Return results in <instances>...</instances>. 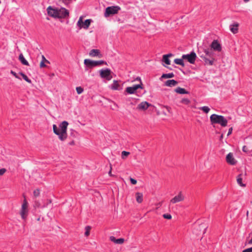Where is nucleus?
Returning a JSON list of instances; mask_svg holds the SVG:
<instances>
[{
	"label": "nucleus",
	"instance_id": "1",
	"mask_svg": "<svg viewBox=\"0 0 252 252\" xmlns=\"http://www.w3.org/2000/svg\"><path fill=\"white\" fill-rule=\"evenodd\" d=\"M68 125V122L64 121L59 125V127L55 124L53 126L54 133L58 135L59 139L62 141H64L67 138V128Z\"/></svg>",
	"mask_w": 252,
	"mask_h": 252
},
{
	"label": "nucleus",
	"instance_id": "2",
	"mask_svg": "<svg viewBox=\"0 0 252 252\" xmlns=\"http://www.w3.org/2000/svg\"><path fill=\"white\" fill-rule=\"evenodd\" d=\"M210 122L213 124H219L221 126L225 127L227 125V120L222 115L216 114H212L210 117Z\"/></svg>",
	"mask_w": 252,
	"mask_h": 252
},
{
	"label": "nucleus",
	"instance_id": "3",
	"mask_svg": "<svg viewBox=\"0 0 252 252\" xmlns=\"http://www.w3.org/2000/svg\"><path fill=\"white\" fill-rule=\"evenodd\" d=\"M120 10L121 7L118 5L108 6L105 9L104 16L106 18L109 17L117 14Z\"/></svg>",
	"mask_w": 252,
	"mask_h": 252
},
{
	"label": "nucleus",
	"instance_id": "4",
	"mask_svg": "<svg viewBox=\"0 0 252 252\" xmlns=\"http://www.w3.org/2000/svg\"><path fill=\"white\" fill-rule=\"evenodd\" d=\"M84 63L86 66L85 70L87 69V68H92L94 67L101 65L102 64H107V63L102 60L95 61H92L90 59H85Z\"/></svg>",
	"mask_w": 252,
	"mask_h": 252
},
{
	"label": "nucleus",
	"instance_id": "5",
	"mask_svg": "<svg viewBox=\"0 0 252 252\" xmlns=\"http://www.w3.org/2000/svg\"><path fill=\"white\" fill-rule=\"evenodd\" d=\"M83 16H80L77 23V26L79 27V29L83 28L87 30L89 28L91 23L93 22V20L91 19H87L84 22L83 21Z\"/></svg>",
	"mask_w": 252,
	"mask_h": 252
},
{
	"label": "nucleus",
	"instance_id": "6",
	"mask_svg": "<svg viewBox=\"0 0 252 252\" xmlns=\"http://www.w3.org/2000/svg\"><path fill=\"white\" fill-rule=\"evenodd\" d=\"M112 71L109 68L101 69L99 70L100 76L102 79H105L107 81H110L112 78L111 75Z\"/></svg>",
	"mask_w": 252,
	"mask_h": 252
},
{
	"label": "nucleus",
	"instance_id": "7",
	"mask_svg": "<svg viewBox=\"0 0 252 252\" xmlns=\"http://www.w3.org/2000/svg\"><path fill=\"white\" fill-rule=\"evenodd\" d=\"M183 59L187 60L190 63L194 64L197 58L196 53L192 51L189 54H184L182 56Z\"/></svg>",
	"mask_w": 252,
	"mask_h": 252
},
{
	"label": "nucleus",
	"instance_id": "8",
	"mask_svg": "<svg viewBox=\"0 0 252 252\" xmlns=\"http://www.w3.org/2000/svg\"><path fill=\"white\" fill-rule=\"evenodd\" d=\"M28 203L26 199H25L22 205L21 210L20 211V215L21 218L23 220H25L27 218L28 214Z\"/></svg>",
	"mask_w": 252,
	"mask_h": 252
},
{
	"label": "nucleus",
	"instance_id": "9",
	"mask_svg": "<svg viewBox=\"0 0 252 252\" xmlns=\"http://www.w3.org/2000/svg\"><path fill=\"white\" fill-rule=\"evenodd\" d=\"M56 18H65L69 15V11L65 8H57Z\"/></svg>",
	"mask_w": 252,
	"mask_h": 252
},
{
	"label": "nucleus",
	"instance_id": "10",
	"mask_svg": "<svg viewBox=\"0 0 252 252\" xmlns=\"http://www.w3.org/2000/svg\"><path fill=\"white\" fill-rule=\"evenodd\" d=\"M184 198V196L183 195L182 192H180L177 195L175 196L172 199H171L170 203L175 204L177 202L183 201Z\"/></svg>",
	"mask_w": 252,
	"mask_h": 252
},
{
	"label": "nucleus",
	"instance_id": "11",
	"mask_svg": "<svg viewBox=\"0 0 252 252\" xmlns=\"http://www.w3.org/2000/svg\"><path fill=\"white\" fill-rule=\"evenodd\" d=\"M211 49L215 51L220 52L221 50V45L217 40H214L211 44Z\"/></svg>",
	"mask_w": 252,
	"mask_h": 252
},
{
	"label": "nucleus",
	"instance_id": "12",
	"mask_svg": "<svg viewBox=\"0 0 252 252\" xmlns=\"http://www.w3.org/2000/svg\"><path fill=\"white\" fill-rule=\"evenodd\" d=\"M226 160L228 164L233 165L236 164L237 162L236 160L234 158L233 154L232 153H229L227 155L226 157Z\"/></svg>",
	"mask_w": 252,
	"mask_h": 252
},
{
	"label": "nucleus",
	"instance_id": "13",
	"mask_svg": "<svg viewBox=\"0 0 252 252\" xmlns=\"http://www.w3.org/2000/svg\"><path fill=\"white\" fill-rule=\"evenodd\" d=\"M151 105V104L148 103V102L143 101L138 105L137 107V109L139 110L144 111L147 110L148 108V107Z\"/></svg>",
	"mask_w": 252,
	"mask_h": 252
},
{
	"label": "nucleus",
	"instance_id": "14",
	"mask_svg": "<svg viewBox=\"0 0 252 252\" xmlns=\"http://www.w3.org/2000/svg\"><path fill=\"white\" fill-rule=\"evenodd\" d=\"M200 57L203 60L205 64L209 65H212L213 64L215 60L213 57L208 59L204 55H200Z\"/></svg>",
	"mask_w": 252,
	"mask_h": 252
},
{
	"label": "nucleus",
	"instance_id": "15",
	"mask_svg": "<svg viewBox=\"0 0 252 252\" xmlns=\"http://www.w3.org/2000/svg\"><path fill=\"white\" fill-rule=\"evenodd\" d=\"M57 8H53L51 6H49L47 8V12L48 14L53 18H56Z\"/></svg>",
	"mask_w": 252,
	"mask_h": 252
},
{
	"label": "nucleus",
	"instance_id": "16",
	"mask_svg": "<svg viewBox=\"0 0 252 252\" xmlns=\"http://www.w3.org/2000/svg\"><path fill=\"white\" fill-rule=\"evenodd\" d=\"M136 91H137V90H136L134 85H133L131 87H127V88H126V89L125 91V92H124V94L125 95H126L127 94H134L136 93Z\"/></svg>",
	"mask_w": 252,
	"mask_h": 252
},
{
	"label": "nucleus",
	"instance_id": "17",
	"mask_svg": "<svg viewBox=\"0 0 252 252\" xmlns=\"http://www.w3.org/2000/svg\"><path fill=\"white\" fill-rule=\"evenodd\" d=\"M239 26V23H238L237 22H234L233 24L230 25V26H229L230 31L233 34H236L238 32Z\"/></svg>",
	"mask_w": 252,
	"mask_h": 252
},
{
	"label": "nucleus",
	"instance_id": "18",
	"mask_svg": "<svg viewBox=\"0 0 252 252\" xmlns=\"http://www.w3.org/2000/svg\"><path fill=\"white\" fill-rule=\"evenodd\" d=\"M178 82L174 79L168 80L167 81L165 82L164 86L172 87L176 86L178 84Z\"/></svg>",
	"mask_w": 252,
	"mask_h": 252
},
{
	"label": "nucleus",
	"instance_id": "19",
	"mask_svg": "<svg viewBox=\"0 0 252 252\" xmlns=\"http://www.w3.org/2000/svg\"><path fill=\"white\" fill-rule=\"evenodd\" d=\"M173 56V54L171 53H169L168 54L164 55L162 57V62L165 63L166 64L169 65L170 64V61L169 59L170 57Z\"/></svg>",
	"mask_w": 252,
	"mask_h": 252
},
{
	"label": "nucleus",
	"instance_id": "20",
	"mask_svg": "<svg viewBox=\"0 0 252 252\" xmlns=\"http://www.w3.org/2000/svg\"><path fill=\"white\" fill-rule=\"evenodd\" d=\"M110 240L115 244H122L125 241L124 238L116 239V238L113 236L110 237Z\"/></svg>",
	"mask_w": 252,
	"mask_h": 252
},
{
	"label": "nucleus",
	"instance_id": "21",
	"mask_svg": "<svg viewBox=\"0 0 252 252\" xmlns=\"http://www.w3.org/2000/svg\"><path fill=\"white\" fill-rule=\"evenodd\" d=\"M175 92L179 94H189V92L186 91L185 89L182 88L180 87H177L175 89Z\"/></svg>",
	"mask_w": 252,
	"mask_h": 252
},
{
	"label": "nucleus",
	"instance_id": "22",
	"mask_svg": "<svg viewBox=\"0 0 252 252\" xmlns=\"http://www.w3.org/2000/svg\"><path fill=\"white\" fill-rule=\"evenodd\" d=\"M196 228H194V230L195 229H199V231L201 232L202 231L203 233H205V230H206L207 227L204 224H201L198 226H196Z\"/></svg>",
	"mask_w": 252,
	"mask_h": 252
},
{
	"label": "nucleus",
	"instance_id": "23",
	"mask_svg": "<svg viewBox=\"0 0 252 252\" xmlns=\"http://www.w3.org/2000/svg\"><path fill=\"white\" fill-rule=\"evenodd\" d=\"M204 53L205 54V56H208L209 58L213 57L214 53L209 48H203Z\"/></svg>",
	"mask_w": 252,
	"mask_h": 252
},
{
	"label": "nucleus",
	"instance_id": "24",
	"mask_svg": "<svg viewBox=\"0 0 252 252\" xmlns=\"http://www.w3.org/2000/svg\"><path fill=\"white\" fill-rule=\"evenodd\" d=\"M89 55L91 57H96L100 55V51L98 49H92L90 52Z\"/></svg>",
	"mask_w": 252,
	"mask_h": 252
},
{
	"label": "nucleus",
	"instance_id": "25",
	"mask_svg": "<svg viewBox=\"0 0 252 252\" xmlns=\"http://www.w3.org/2000/svg\"><path fill=\"white\" fill-rule=\"evenodd\" d=\"M19 60L23 64L25 65H29L28 62L25 59L22 54H20L19 56Z\"/></svg>",
	"mask_w": 252,
	"mask_h": 252
},
{
	"label": "nucleus",
	"instance_id": "26",
	"mask_svg": "<svg viewBox=\"0 0 252 252\" xmlns=\"http://www.w3.org/2000/svg\"><path fill=\"white\" fill-rule=\"evenodd\" d=\"M119 84L117 80H114L113 84L111 85V89L113 90H119Z\"/></svg>",
	"mask_w": 252,
	"mask_h": 252
},
{
	"label": "nucleus",
	"instance_id": "27",
	"mask_svg": "<svg viewBox=\"0 0 252 252\" xmlns=\"http://www.w3.org/2000/svg\"><path fill=\"white\" fill-rule=\"evenodd\" d=\"M136 199L138 203H141L143 201V194L141 192L136 193Z\"/></svg>",
	"mask_w": 252,
	"mask_h": 252
},
{
	"label": "nucleus",
	"instance_id": "28",
	"mask_svg": "<svg viewBox=\"0 0 252 252\" xmlns=\"http://www.w3.org/2000/svg\"><path fill=\"white\" fill-rule=\"evenodd\" d=\"M183 58H182L181 59H175L174 61V62L177 64H178V65H180L182 66H185V63H184V62L183 61Z\"/></svg>",
	"mask_w": 252,
	"mask_h": 252
},
{
	"label": "nucleus",
	"instance_id": "29",
	"mask_svg": "<svg viewBox=\"0 0 252 252\" xmlns=\"http://www.w3.org/2000/svg\"><path fill=\"white\" fill-rule=\"evenodd\" d=\"M242 175L239 174L238 175L237 177V183L241 187H245V184H243L242 183Z\"/></svg>",
	"mask_w": 252,
	"mask_h": 252
},
{
	"label": "nucleus",
	"instance_id": "30",
	"mask_svg": "<svg viewBox=\"0 0 252 252\" xmlns=\"http://www.w3.org/2000/svg\"><path fill=\"white\" fill-rule=\"evenodd\" d=\"M174 77V74L173 73H169L163 74L161 77L162 78H171Z\"/></svg>",
	"mask_w": 252,
	"mask_h": 252
},
{
	"label": "nucleus",
	"instance_id": "31",
	"mask_svg": "<svg viewBox=\"0 0 252 252\" xmlns=\"http://www.w3.org/2000/svg\"><path fill=\"white\" fill-rule=\"evenodd\" d=\"M19 74L22 76L23 78L28 83H31L32 81L29 79L28 76L24 73L20 72Z\"/></svg>",
	"mask_w": 252,
	"mask_h": 252
},
{
	"label": "nucleus",
	"instance_id": "32",
	"mask_svg": "<svg viewBox=\"0 0 252 252\" xmlns=\"http://www.w3.org/2000/svg\"><path fill=\"white\" fill-rule=\"evenodd\" d=\"M199 109L202 110L205 113H208L210 110V109L206 106L201 107L199 108Z\"/></svg>",
	"mask_w": 252,
	"mask_h": 252
},
{
	"label": "nucleus",
	"instance_id": "33",
	"mask_svg": "<svg viewBox=\"0 0 252 252\" xmlns=\"http://www.w3.org/2000/svg\"><path fill=\"white\" fill-rule=\"evenodd\" d=\"M91 229V227L90 226H87L85 227L86 231L85 232V235L86 236H88L90 235V232Z\"/></svg>",
	"mask_w": 252,
	"mask_h": 252
},
{
	"label": "nucleus",
	"instance_id": "34",
	"mask_svg": "<svg viewBox=\"0 0 252 252\" xmlns=\"http://www.w3.org/2000/svg\"><path fill=\"white\" fill-rule=\"evenodd\" d=\"M76 90L78 94H82L84 91L83 88L81 87H77Z\"/></svg>",
	"mask_w": 252,
	"mask_h": 252
},
{
	"label": "nucleus",
	"instance_id": "35",
	"mask_svg": "<svg viewBox=\"0 0 252 252\" xmlns=\"http://www.w3.org/2000/svg\"><path fill=\"white\" fill-rule=\"evenodd\" d=\"M181 102L183 104L188 105L190 102V101L188 98H183L181 100Z\"/></svg>",
	"mask_w": 252,
	"mask_h": 252
},
{
	"label": "nucleus",
	"instance_id": "36",
	"mask_svg": "<svg viewBox=\"0 0 252 252\" xmlns=\"http://www.w3.org/2000/svg\"><path fill=\"white\" fill-rule=\"evenodd\" d=\"M129 154L130 153L128 152H126V151H123L122 152V158H123V159L125 158L126 156H128L129 155Z\"/></svg>",
	"mask_w": 252,
	"mask_h": 252
},
{
	"label": "nucleus",
	"instance_id": "37",
	"mask_svg": "<svg viewBox=\"0 0 252 252\" xmlns=\"http://www.w3.org/2000/svg\"><path fill=\"white\" fill-rule=\"evenodd\" d=\"M70 134L71 136L76 137L77 135V132L75 130L72 129Z\"/></svg>",
	"mask_w": 252,
	"mask_h": 252
},
{
	"label": "nucleus",
	"instance_id": "38",
	"mask_svg": "<svg viewBox=\"0 0 252 252\" xmlns=\"http://www.w3.org/2000/svg\"><path fill=\"white\" fill-rule=\"evenodd\" d=\"M163 217L167 220H170L172 218V216L169 214H164L163 215Z\"/></svg>",
	"mask_w": 252,
	"mask_h": 252
},
{
	"label": "nucleus",
	"instance_id": "39",
	"mask_svg": "<svg viewBox=\"0 0 252 252\" xmlns=\"http://www.w3.org/2000/svg\"><path fill=\"white\" fill-rule=\"evenodd\" d=\"M40 194V190L39 189H36L33 191V195L35 197H37Z\"/></svg>",
	"mask_w": 252,
	"mask_h": 252
},
{
	"label": "nucleus",
	"instance_id": "40",
	"mask_svg": "<svg viewBox=\"0 0 252 252\" xmlns=\"http://www.w3.org/2000/svg\"><path fill=\"white\" fill-rule=\"evenodd\" d=\"M136 90H137L138 89H142L143 88V84L142 83V81L140 82V83L139 84L134 85Z\"/></svg>",
	"mask_w": 252,
	"mask_h": 252
},
{
	"label": "nucleus",
	"instance_id": "41",
	"mask_svg": "<svg viewBox=\"0 0 252 252\" xmlns=\"http://www.w3.org/2000/svg\"><path fill=\"white\" fill-rule=\"evenodd\" d=\"M62 1L65 5H68L69 4L72 0H59Z\"/></svg>",
	"mask_w": 252,
	"mask_h": 252
},
{
	"label": "nucleus",
	"instance_id": "42",
	"mask_svg": "<svg viewBox=\"0 0 252 252\" xmlns=\"http://www.w3.org/2000/svg\"><path fill=\"white\" fill-rule=\"evenodd\" d=\"M10 73L13 75L15 78L21 79V78L18 76L17 73L13 70H11Z\"/></svg>",
	"mask_w": 252,
	"mask_h": 252
},
{
	"label": "nucleus",
	"instance_id": "43",
	"mask_svg": "<svg viewBox=\"0 0 252 252\" xmlns=\"http://www.w3.org/2000/svg\"><path fill=\"white\" fill-rule=\"evenodd\" d=\"M130 181L131 184L132 185H135L137 183V181L135 179H133L132 178H130Z\"/></svg>",
	"mask_w": 252,
	"mask_h": 252
},
{
	"label": "nucleus",
	"instance_id": "44",
	"mask_svg": "<svg viewBox=\"0 0 252 252\" xmlns=\"http://www.w3.org/2000/svg\"><path fill=\"white\" fill-rule=\"evenodd\" d=\"M242 150H243V151L244 152H245V153H248L249 152V150L248 149V147L246 146H245V145L243 147Z\"/></svg>",
	"mask_w": 252,
	"mask_h": 252
},
{
	"label": "nucleus",
	"instance_id": "45",
	"mask_svg": "<svg viewBox=\"0 0 252 252\" xmlns=\"http://www.w3.org/2000/svg\"><path fill=\"white\" fill-rule=\"evenodd\" d=\"M6 170L5 168H1L0 169V175H2L5 172Z\"/></svg>",
	"mask_w": 252,
	"mask_h": 252
},
{
	"label": "nucleus",
	"instance_id": "46",
	"mask_svg": "<svg viewBox=\"0 0 252 252\" xmlns=\"http://www.w3.org/2000/svg\"><path fill=\"white\" fill-rule=\"evenodd\" d=\"M41 62H47L48 63H49V62L46 59V58H45L44 56H43V55L42 56V61H41Z\"/></svg>",
	"mask_w": 252,
	"mask_h": 252
},
{
	"label": "nucleus",
	"instance_id": "47",
	"mask_svg": "<svg viewBox=\"0 0 252 252\" xmlns=\"http://www.w3.org/2000/svg\"><path fill=\"white\" fill-rule=\"evenodd\" d=\"M232 130H233L232 127H231L230 128H229L228 132L227 133V136H229V135H230L232 133Z\"/></svg>",
	"mask_w": 252,
	"mask_h": 252
},
{
	"label": "nucleus",
	"instance_id": "48",
	"mask_svg": "<svg viewBox=\"0 0 252 252\" xmlns=\"http://www.w3.org/2000/svg\"><path fill=\"white\" fill-rule=\"evenodd\" d=\"M46 66V65L44 63V62H41L40 63V67H44Z\"/></svg>",
	"mask_w": 252,
	"mask_h": 252
},
{
	"label": "nucleus",
	"instance_id": "49",
	"mask_svg": "<svg viewBox=\"0 0 252 252\" xmlns=\"http://www.w3.org/2000/svg\"><path fill=\"white\" fill-rule=\"evenodd\" d=\"M243 252H252V250H251L250 248L244 250Z\"/></svg>",
	"mask_w": 252,
	"mask_h": 252
},
{
	"label": "nucleus",
	"instance_id": "50",
	"mask_svg": "<svg viewBox=\"0 0 252 252\" xmlns=\"http://www.w3.org/2000/svg\"><path fill=\"white\" fill-rule=\"evenodd\" d=\"M75 144V142L73 140L68 143L69 145H74Z\"/></svg>",
	"mask_w": 252,
	"mask_h": 252
},
{
	"label": "nucleus",
	"instance_id": "51",
	"mask_svg": "<svg viewBox=\"0 0 252 252\" xmlns=\"http://www.w3.org/2000/svg\"><path fill=\"white\" fill-rule=\"evenodd\" d=\"M202 49V48H200L198 49V54L200 56V55H204L201 51L200 50Z\"/></svg>",
	"mask_w": 252,
	"mask_h": 252
},
{
	"label": "nucleus",
	"instance_id": "52",
	"mask_svg": "<svg viewBox=\"0 0 252 252\" xmlns=\"http://www.w3.org/2000/svg\"><path fill=\"white\" fill-rule=\"evenodd\" d=\"M166 109H167V110L169 112H170V109H171V108L168 107V106H166L165 107Z\"/></svg>",
	"mask_w": 252,
	"mask_h": 252
},
{
	"label": "nucleus",
	"instance_id": "53",
	"mask_svg": "<svg viewBox=\"0 0 252 252\" xmlns=\"http://www.w3.org/2000/svg\"><path fill=\"white\" fill-rule=\"evenodd\" d=\"M136 80H139V81H140V82L141 81V78H140V77H137Z\"/></svg>",
	"mask_w": 252,
	"mask_h": 252
},
{
	"label": "nucleus",
	"instance_id": "54",
	"mask_svg": "<svg viewBox=\"0 0 252 252\" xmlns=\"http://www.w3.org/2000/svg\"><path fill=\"white\" fill-rule=\"evenodd\" d=\"M111 169L112 168H111L109 172V174L110 176H111Z\"/></svg>",
	"mask_w": 252,
	"mask_h": 252
},
{
	"label": "nucleus",
	"instance_id": "55",
	"mask_svg": "<svg viewBox=\"0 0 252 252\" xmlns=\"http://www.w3.org/2000/svg\"><path fill=\"white\" fill-rule=\"evenodd\" d=\"M249 244H252V238L250 240Z\"/></svg>",
	"mask_w": 252,
	"mask_h": 252
},
{
	"label": "nucleus",
	"instance_id": "56",
	"mask_svg": "<svg viewBox=\"0 0 252 252\" xmlns=\"http://www.w3.org/2000/svg\"><path fill=\"white\" fill-rule=\"evenodd\" d=\"M245 2H247L250 1V0H243Z\"/></svg>",
	"mask_w": 252,
	"mask_h": 252
},
{
	"label": "nucleus",
	"instance_id": "57",
	"mask_svg": "<svg viewBox=\"0 0 252 252\" xmlns=\"http://www.w3.org/2000/svg\"><path fill=\"white\" fill-rule=\"evenodd\" d=\"M223 138V135L221 134V135L220 136V139L222 138Z\"/></svg>",
	"mask_w": 252,
	"mask_h": 252
},
{
	"label": "nucleus",
	"instance_id": "58",
	"mask_svg": "<svg viewBox=\"0 0 252 252\" xmlns=\"http://www.w3.org/2000/svg\"><path fill=\"white\" fill-rule=\"evenodd\" d=\"M49 203H51V200H49Z\"/></svg>",
	"mask_w": 252,
	"mask_h": 252
},
{
	"label": "nucleus",
	"instance_id": "59",
	"mask_svg": "<svg viewBox=\"0 0 252 252\" xmlns=\"http://www.w3.org/2000/svg\"><path fill=\"white\" fill-rule=\"evenodd\" d=\"M250 249L251 250H252V247L250 248Z\"/></svg>",
	"mask_w": 252,
	"mask_h": 252
}]
</instances>
